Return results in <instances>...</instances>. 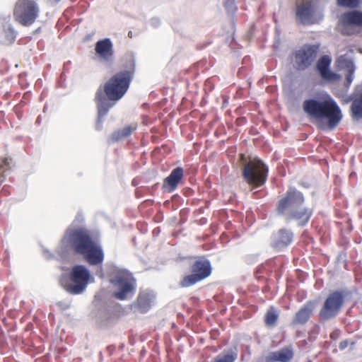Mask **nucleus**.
Returning a JSON list of instances; mask_svg holds the SVG:
<instances>
[{
    "label": "nucleus",
    "instance_id": "obj_2",
    "mask_svg": "<svg viewBox=\"0 0 362 362\" xmlns=\"http://www.w3.org/2000/svg\"><path fill=\"white\" fill-rule=\"evenodd\" d=\"M62 243L74 253L83 255L90 265L100 264L104 260L102 247L94 240L92 233L86 228L68 229Z\"/></svg>",
    "mask_w": 362,
    "mask_h": 362
},
{
    "label": "nucleus",
    "instance_id": "obj_28",
    "mask_svg": "<svg viewBox=\"0 0 362 362\" xmlns=\"http://www.w3.org/2000/svg\"><path fill=\"white\" fill-rule=\"evenodd\" d=\"M224 6L229 15L234 16L237 11L235 0H226L224 3Z\"/></svg>",
    "mask_w": 362,
    "mask_h": 362
},
{
    "label": "nucleus",
    "instance_id": "obj_21",
    "mask_svg": "<svg viewBox=\"0 0 362 362\" xmlns=\"http://www.w3.org/2000/svg\"><path fill=\"white\" fill-rule=\"evenodd\" d=\"M293 240V233L286 229H280L273 237V245L276 248L288 246Z\"/></svg>",
    "mask_w": 362,
    "mask_h": 362
},
{
    "label": "nucleus",
    "instance_id": "obj_6",
    "mask_svg": "<svg viewBox=\"0 0 362 362\" xmlns=\"http://www.w3.org/2000/svg\"><path fill=\"white\" fill-rule=\"evenodd\" d=\"M268 175V168L259 160L247 163L243 170L244 180L252 187V189L263 185Z\"/></svg>",
    "mask_w": 362,
    "mask_h": 362
},
{
    "label": "nucleus",
    "instance_id": "obj_14",
    "mask_svg": "<svg viewBox=\"0 0 362 362\" xmlns=\"http://www.w3.org/2000/svg\"><path fill=\"white\" fill-rule=\"evenodd\" d=\"M314 7L310 1L306 0L302 4H297L296 16L298 23L310 25L314 23Z\"/></svg>",
    "mask_w": 362,
    "mask_h": 362
},
{
    "label": "nucleus",
    "instance_id": "obj_25",
    "mask_svg": "<svg viewBox=\"0 0 362 362\" xmlns=\"http://www.w3.org/2000/svg\"><path fill=\"white\" fill-rule=\"evenodd\" d=\"M279 320V312L277 310L271 306L264 315V324L268 327H274L277 324Z\"/></svg>",
    "mask_w": 362,
    "mask_h": 362
},
{
    "label": "nucleus",
    "instance_id": "obj_9",
    "mask_svg": "<svg viewBox=\"0 0 362 362\" xmlns=\"http://www.w3.org/2000/svg\"><path fill=\"white\" fill-rule=\"evenodd\" d=\"M344 298L345 295L341 291L330 293L320 310V317L325 320L335 317L344 305Z\"/></svg>",
    "mask_w": 362,
    "mask_h": 362
},
{
    "label": "nucleus",
    "instance_id": "obj_33",
    "mask_svg": "<svg viewBox=\"0 0 362 362\" xmlns=\"http://www.w3.org/2000/svg\"><path fill=\"white\" fill-rule=\"evenodd\" d=\"M257 194V192H255L252 194V197L255 199V198L257 197H256V194Z\"/></svg>",
    "mask_w": 362,
    "mask_h": 362
},
{
    "label": "nucleus",
    "instance_id": "obj_31",
    "mask_svg": "<svg viewBox=\"0 0 362 362\" xmlns=\"http://www.w3.org/2000/svg\"><path fill=\"white\" fill-rule=\"evenodd\" d=\"M348 346V341L346 340H344V341H341L339 344V348L341 349V350H343L345 348H346Z\"/></svg>",
    "mask_w": 362,
    "mask_h": 362
},
{
    "label": "nucleus",
    "instance_id": "obj_11",
    "mask_svg": "<svg viewBox=\"0 0 362 362\" xmlns=\"http://www.w3.org/2000/svg\"><path fill=\"white\" fill-rule=\"evenodd\" d=\"M305 202L303 193L295 188L289 189L276 204L279 214L286 216L298 205H303Z\"/></svg>",
    "mask_w": 362,
    "mask_h": 362
},
{
    "label": "nucleus",
    "instance_id": "obj_13",
    "mask_svg": "<svg viewBox=\"0 0 362 362\" xmlns=\"http://www.w3.org/2000/svg\"><path fill=\"white\" fill-rule=\"evenodd\" d=\"M332 63V58L329 55L322 56L316 64V69L319 72L321 78L327 82L338 81L341 76L339 74H336L330 70V65Z\"/></svg>",
    "mask_w": 362,
    "mask_h": 362
},
{
    "label": "nucleus",
    "instance_id": "obj_24",
    "mask_svg": "<svg viewBox=\"0 0 362 362\" xmlns=\"http://www.w3.org/2000/svg\"><path fill=\"white\" fill-rule=\"evenodd\" d=\"M16 38V31L11 26H4L0 29V43L9 45L14 42Z\"/></svg>",
    "mask_w": 362,
    "mask_h": 362
},
{
    "label": "nucleus",
    "instance_id": "obj_22",
    "mask_svg": "<svg viewBox=\"0 0 362 362\" xmlns=\"http://www.w3.org/2000/svg\"><path fill=\"white\" fill-rule=\"evenodd\" d=\"M338 63L341 65H345L348 69L344 84L345 88L348 89L354 80V74L355 71L354 62L351 59H348L345 55H342L339 58Z\"/></svg>",
    "mask_w": 362,
    "mask_h": 362
},
{
    "label": "nucleus",
    "instance_id": "obj_15",
    "mask_svg": "<svg viewBox=\"0 0 362 362\" xmlns=\"http://www.w3.org/2000/svg\"><path fill=\"white\" fill-rule=\"evenodd\" d=\"M352 101L350 106V113L353 119L359 120L362 119V83L358 85L351 98H349L344 100V103Z\"/></svg>",
    "mask_w": 362,
    "mask_h": 362
},
{
    "label": "nucleus",
    "instance_id": "obj_17",
    "mask_svg": "<svg viewBox=\"0 0 362 362\" xmlns=\"http://www.w3.org/2000/svg\"><path fill=\"white\" fill-rule=\"evenodd\" d=\"M313 214V209L298 205L286 216V220H296L299 226H303L308 223Z\"/></svg>",
    "mask_w": 362,
    "mask_h": 362
},
{
    "label": "nucleus",
    "instance_id": "obj_30",
    "mask_svg": "<svg viewBox=\"0 0 362 362\" xmlns=\"http://www.w3.org/2000/svg\"><path fill=\"white\" fill-rule=\"evenodd\" d=\"M136 304L138 308L143 310L149 307V302L145 296H139L137 298Z\"/></svg>",
    "mask_w": 362,
    "mask_h": 362
},
{
    "label": "nucleus",
    "instance_id": "obj_20",
    "mask_svg": "<svg viewBox=\"0 0 362 362\" xmlns=\"http://www.w3.org/2000/svg\"><path fill=\"white\" fill-rule=\"evenodd\" d=\"M184 176V170L181 167L173 169L170 174L164 180L163 187L170 192L174 191Z\"/></svg>",
    "mask_w": 362,
    "mask_h": 362
},
{
    "label": "nucleus",
    "instance_id": "obj_3",
    "mask_svg": "<svg viewBox=\"0 0 362 362\" xmlns=\"http://www.w3.org/2000/svg\"><path fill=\"white\" fill-rule=\"evenodd\" d=\"M303 108L310 118L320 123V126L323 129H334L343 117L339 106L328 94L317 99L305 100Z\"/></svg>",
    "mask_w": 362,
    "mask_h": 362
},
{
    "label": "nucleus",
    "instance_id": "obj_32",
    "mask_svg": "<svg viewBox=\"0 0 362 362\" xmlns=\"http://www.w3.org/2000/svg\"><path fill=\"white\" fill-rule=\"evenodd\" d=\"M128 37H129V38H132V37H133V33H132V31H131V30H130V31H129V33H128Z\"/></svg>",
    "mask_w": 362,
    "mask_h": 362
},
{
    "label": "nucleus",
    "instance_id": "obj_5",
    "mask_svg": "<svg viewBox=\"0 0 362 362\" xmlns=\"http://www.w3.org/2000/svg\"><path fill=\"white\" fill-rule=\"evenodd\" d=\"M40 13V6L37 0H18L13 8V18L23 26L33 25Z\"/></svg>",
    "mask_w": 362,
    "mask_h": 362
},
{
    "label": "nucleus",
    "instance_id": "obj_18",
    "mask_svg": "<svg viewBox=\"0 0 362 362\" xmlns=\"http://www.w3.org/2000/svg\"><path fill=\"white\" fill-rule=\"evenodd\" d=\"M95 53L105 62H110L114 56L113 45L109 38L98 40L95 44Z\"/></svg>",
    "mask_w": 362,
    "mask_h": 362
},
{
    "label": "nucleus",
    "instance_id": "obj_7",
    "mask_svg": "<svg viewBox=\"0 0 362 362\" xmlns=\"http://www.w3.org/2000/svg\"><path fill=\"white\" fill-rule=\"evenodd\" d=\"M320 50V44H306L293 52L295 67L297 70L304 71L315 61Z\"/></svg>",
    "mask_w": 362,
    "mask_h": 362
},
{
    "label": "nucleus",
    "instance_id": "obj_23",
    "mask_svg": "<svg viewBox=\"0 0 362 362\" xmlns=\"http://www.w3.org/2000/svg\"><path fill=\"white\" fill-rule=\"evenodd\" d=\"M137 129V124H134L124 127L122 129L115 131L110 138L111 142H117L129 137Z\"/></svg>",
    "mask_w": 362,
    "mask_h": 362
},
{
    "label": "nucleus",
    "instance_id": "obj_26",
    "mask_svg": "<svg viewBox=\"0 0 362 362\" xmlns=\"http://www.w3.org/2000/svg\"><path fill=\"white\" fill-rule=\"evenodd\" d=\"M237 358L235 353L219 354L214 358V362H234Z\"/></svg>",
    "mask_w": 362,
    "mask_h": 362
},
{
    "label": "nucleus",
    "instance_id": "obj_12",
    "mask_svg": "<svg viewBox=\"0 0 362 362\" xmlns=\"http://www.w3.org/2000/svg\"><path fill=\"white\" fill-rule=\"evenodd\" d=\"M354 26L362 27V12L352 11L344 13L339 20V31L344 35H351L356 33Z\"/></svg>",
    "mask_w": 362,
    "mask_h": 362
},
{
    "label": "nucleus",
    "instance_id": "obj_34",
    "mask_svg": "<svg viewBox=\"0 0 362 362\" xmlns=\"http://www.w3.org/2000/svg\"><path fill=\"white\" fill-rule=\"evenodd\" d=\"M358 52L362 54V48H358Z\"/></svg>",
    "mask_w": 362,
    "mask_h": 362
},
{
    "label": "nucleus",
    "instance_id": "obj_27",
    "mask_svg": "<svg viewBox=\"0 0 362 362\" xmlns=\"http://www.w3.org/2000/svg\"><path fill=\"white\" fill-rule=\"evenodd\" d=\"M339 6L355 8L358 6L359 0H337Z\"/></svg>",
    "mask_w": 362,
    "mask_h": 362
},
{
    "label": "nucleus",
    "instance_id": "obj_19",
    "mask_svg": "<svg viewBox=\"0 0 362 362\" xmlns=\"http://www.w3.org/2000/svg\"><path fill=\"white\" fill-rule=\"evenodd\" d=\"M293 358V348L289 346H285L277 351H273L269 353L268 356L265 357L266 362H289Z\"/></svg>",
    "mask_w": 362,
    "mask_h": 362
},
{
    "label": "nucleus",
    "instance_id": "obj_29",
    "mask_svg": "<svg viewBox=\"0 0 362 362\" xmlns=\"http://www.w3.org/2000/svg\"><path fill=\"white\" fill-rule=\"evenodd\" d=\"M0 170L2 172H5L10 169V165L11 164L12 159L9 157H2L0 159Z\"/></svg>",
    "mask_w": 362,
    "mask_h": 362
},
{
    "label": "nucleus",
    "instance_id": "obj_16",
    "mask_svg": "<svg viewBox=\"0 0 362 362\" xmlns=\"http://www.w3.org/2000/svg\"><path fill=\"white\" fill-rule=\"evenodd\" d=\"M316 308L315 300L307 301L295 314L292 320V325H305L310 319Z\"/></svg>",
    "mask_w": 362,
    "mask_h": 362
},
{
    "label": "nucleus",
    "instance_id": "obj_10",
    "mask_svg": "<svg viewBox=\"0 0 362 362\" xmlns=\"http://www.w3.org/2000/svg\"><path fill=\"white\" fill-rule=\"evenodd\" d=\"M114 283L118 288V291L113 293L115 298L124 300L135 293L136 279L131 273L127 272H119L117 275Z\"/></svg>",
    "mask_w": 362,
    "mask_h": 362
},
{
    "label": "nucleus",
    "instance_id": "obj_8",
    "mask_svg": "<svg viewBox=\"0 0 362 362\" xmlns=\"http://www.w3.org/2000/svg\"><path fill=\"white\" fill-rule=\"evenodd\" d=\"M191 274L186 275L180 282L183 288L189 287L207 278L211 274V263L207 259H198L191 267Z\"/></svg>",
    "mask_w": 362,
    "mask_h": 362
},
{
    "label": "nucleus",
    "instance_id": "obj_4",
    "mask_svg": "<svg viewBox=\"0 0 362 362\" xmlns=\"http://www.w3.org/2000/svg\"><path fill=\"white\" fill-rule=\"evenodd\" d=\"M90 274L83 265L74 266L69 275L64 274L60 279V284L68 293L72 295L80 294L86 289Z\"/></svg>",
    "mask_w": 362,
    "mask_h": 362
},
{
    "label": "nucleus",
    "instance_id": "obj_1",
    "mask_svg": "<svg viewBox=\"0 0 362 362\" xmlns=\"http://www.w3.org/2000/svg\"><path fill=\"white\" fill-rule=\"evenodd\" d=\"M134 75V67L118 71L98 88L95 95V102L98 110L97 130L102 129V118L125 95Z\"/></svg>",
    "mask_w": 362,
    "mask_h": 362
}]
</instances>
